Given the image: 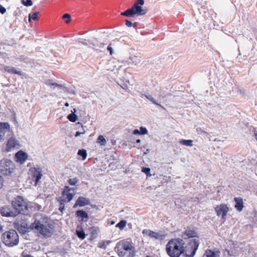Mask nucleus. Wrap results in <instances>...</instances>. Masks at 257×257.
I'll return each instance as SVG.
<instances>
[{
	"label": "nucleus",
	"mask_w": 257,
	"mask_h": 257,
	"mask_svg": "<svg viewBox=\"0 0 257 257\" xmlns=\"http://www.w3.org/2000/svg\"><path fill=\"white\" fill-rule=\"evenodd\" d=\"M47 220V218H43L42 220L36 219L31 224L32 228L38 235L45 238L51 237L54 231L53 225L48 223Z\"/></svg>",
	"instance_id": "nucleus-1"
},
{
	"label": "nucleus",
	"mask_w": 257,
	"mask_h": 257,
	"mask_svg": "<svg viewBox=\"0 0 257 257\" xmlns=\"http://www.w3.org/2000/svg\"><path fill=\"white\" fill-rule=\"evenodd\" d=\"M114 249L119 257H134L136 253L135 248L130 238L117 242Z\"/></svg>",
	"instance_id": "nucleus-2"
},
{
	"label": "nucleus",
	"mask_w": 257,
	"mask_h": 257,
	"mask_svg": "<svg viewBox=\"0 0 257 257\" xmlns=\"http://www.w3.org/2000/svg\"><path fill=\"white\" fill-rule=\"evenodd\" d=\"M184 241L177 238L170 240L166 244V250L170 257H180L184 253Z\"/></svg>",
	"instance_id": "nucleus-3"
},
{
	"label": "nucleus",
	"mask_w": 257,
	"mask_h": 257,
	"mask_svg": "<svg viewBox=\"0 0 257 257\" xmlns=\"http://www.w3.org/2000/svg\"><path fill=\"white\" fill-rule=\"evenodd\" d=\"M3 242L8 247H13L18 244L19 237L14 229H10L4 232L2 235Z\"/></svg>",
	"instance_id": "nucleus-4"
},
{
	"label": "nucleus",
	"mask_w": 257,
	"mask_h": 257,
	"mask_svg": "<svg viewBox=\"0 0 257 257\" xmlns=\"http://www.w3.org/2000/svg\"><path fill=\"white\" fill-rule=\"evenodd\" d=\"M144 4V0H137L133 7L121 13V16L126 17H133L134 16H141L144 14L142 6Z\"/></svg>",
	"instance_id": "nucleus-5"
},
{
	"label": "nucleus",
	"mask_w": 257,
	"mask_h": 257,
	"mask_svg": "<svg viewBox=\"0 0 257 257\" xmlns=\"http://www.w3.org/2000/svg\"><path fill=\"white\" fill-rule=\"evenodd\" d=\"M12 205L18 214H26L28 213V206L27 201L21 196H17L13 200Z\"/></svg>",
	"instance_id": "nucleus-6"
},
{
	"label": "nucleus",
	"mask_w": 257,
	"mask_h": 257,
	"mask_svg": "<svg viewBox=\"0 0 257 257\" xmlns=\"http://www.w3.org/2000/svg\"><path fill=\"white\" fill-rule=\"evenodd\" d=\"M199 241L197 239L190 240L187 245L184 246V253L182 257H193L198 248Z\"/></svg>",
	"instance_id": "nucleus-7"
},
{
	"label": "nucleus",
	"mask_w": 257,
	"mask_h": 257,
	"mask_svg": "<svg viewBox=\"0 0 257 257\" xmlns=\"http://www.w3.org/2000/svg\"><path fill=\"white\" fill-rule=\"evenodd\" d=\"M15 165L9 159H4L0 161V172L4 175H10L14 171Z\"/></svg>",
	"instance_id": "nucleus-8"
},
{
	"label": "nucleus",
	"mask_w": 257,
	"mask_h": 257,
	"mask_svg": "<svg viewBox=\"0 0 257 257\" xmlns=\"http://www.w3.org/2000/svg\"><path fill=\"white\" fill-rule=\"evenodd\" d=\"M72 189L69 186H65L62 192L61 196L58 198V201L60 204L63 205V203L70 202L73 198L75 193H71Z\"/></svg>",
	"instance_id": "nucleus-9"
},
{
	"label": "nucleus",
	"mask_w": 257,
	"mask_h": 257,
	"mask_svg": "<svg viewBox=\"0 0 257 257\" xmlns=\"http://www.w3.org/2000/svg\"><path fill=\"white\" fill-rule=\"evenodd\" d=\"M29 173L36 186L43 176L42 171L40 167H33L29 170Z\"/></svg>",
	"instance_id": "nucleus-10"
},
{
	"label": "nucleus",
	"mask_w": 257,
	"mask_h": 257,
	"mask_svg": "<svg viewBox=\"0 0 257 257\" xmlns=\"http://www.w3.org/2000/svg\"><path fill=\"white\" fill-rule=\"evenodd\" d=\"M20 147V145L19 141L13 136L7 140L5 147V151L10 152L15 149H19Z\"/></svg>",
	"instance_id": "nucleus-11"
},
{
	"label": "nucleus",
	"mask_w": 257,
	"mask_h": 257,
	"mask_svg": "<svg viewBox=\"0 0 257 257\" xmlns=\"http://www.w3.org/2000/svg\"><path fill=\"white\" fill-rule=\"evenodd\" d=\"M215 211L218 216H221L222 218L224 219L229 211V208L226 204L222 203L216 206Z\"/></svg>",
	"instance_id": "nucleus-12"
},
{
	"label": "nucleus",
	"mask_w": 257,
	"mask_h": 257,
	"mask_svg": "<svg viewBox=\"0 0 257 257\" xmlns=\"http://www.w3.org/2000/svg\"><path fill=\"white\" fill-rule=\"evenodd\" d=\"M12 132L10 125L7 122H0V141L4 140L6 133Z\"/></svg>",
	"instance_id": "nucleus-13"
},
{
	"label": "nucleus",
	"mask_w": 257,
	"mask_h": 257,
	"mask_svg": "<svg viewBox=\"0 0 257 257\" xmlns=\"http://www.w3.org/2000/svg\"><path fill=\"white\" fill-rule=\"evenodd\" d=\"M146 235H148L152 238L163 241L166 238L167 234L161 232H157L151 230H146Z\"/></svg>",
	"instance_id": "nucleus-14"
},
{
	"label": "nucleus",
	"mask_w": 257,
	"mask_h": 257,
	"mask_svg": "<svg viewBox=\"0 0 257 257\" xmlns=\"http://www.w3.org/2000/svg\"><path fill=\"white\" fill-rule=\"evenodd\" d=\"M0 213L3 216L6 217H15L17 215L15 212L13 211L10 207L7 206L0 208Z\"/></svg>",
	"instance_id": "nucleus-15"
},
{
	"label": "nucleus",
	"mask_w": 257,
	"mask_h": 257,
	"mask_svg": "<svg viewBox=\"0 0 257 257\" xmlns=\"http://www.w3.org/2000/svg\"><path fill=\"white\" fill-rule=\"evenodd\" d=\"M15 160L17 162L23 164L28 158V154L22 150L18 151L15 155Z\"/></svg>",
	"instance_id": "nucleus-16"
},
{
	"label": "nucleus",
	"mask_w": 257,
	"mask_h": 257,
	"mask_svg": "<svg viewBox=\"0 0 257 257\" xmlns=\"http://www.w3.org/2000/svg\"><path fill=\"white\" fill-rule=\"evenodd\" d=\"M90 204V200L88 198L80 196L77 199L74 207L76 206H84Z\"/></svg>",
	"instance_id": "nucleus-17"
},
{
	"label": "nucleus",
	"mask_w": 257,
	"mask_h": 257,
	"mask_svg": "<svg viewBox=\"0 0 257 257\" xmlns=\"http://www.w3.org/2000/svg\"><path fill=\"white\" fill-rule=\"evenodd\" d=\"M198 237L197 233L194 230H191L189 227L185 230L183 233L184 239Z\"/></svg>",
	"instance_id": "nucleus-18"
},
{
	"label": "nucleus",
	"mask_w": 257,
	"mask_h": 257,
	"mask_svg": "<svg viewBox=\"0 0 257 257\" xmlns=\"http://www.w3.org/2000/svg\"><path fill=\"white\" fill-rule=\"evenodd\" d=\"M235 201V208L238 211H241L243 208V200L240 197H235L234 198Z\"/></svg>",
	"instance_id": "nucleus-19"
},
{
	"label": "nucleus",
	"mask_w": 257,
	"mask_h": 257,
	"mask_svg": "<svg viewBox=\"0 0 257 257\" xmlns=\"http://www.w3.org/2000/svg\"><path fill=\"white\" fill-rule=\"evenodd\" d=\"M75 215L76 217L80 218L82 221H86L89 218L88 214L82 210H77L75 213Z\"/></svg>",
	"instance_id": "nucleus-20"
},
{
	"label": "nucleus",
	"mask_w": 257,
	"mask_h": 257,
	"mask_svg": "<svg viewBox=\"0 0 257 257\" xmlns=\"http://www.w3.org/2000/svg\"><path fill=\"white\" fill-rule=\"evenodd\" d=\"M4 70L5 71H6L9 73L17 74L19 75H22V73L21 72V71L17 70L14 67H10V66H6L4 67Z\"/></svg>",
	"instance_id": "nucleus-21"
},
{
	"label": "nucleus",
	"mask_w": 257,
	"mask_h": 257,
	"mask_svg": "<svg viewBox=\"0 0 257 257\" xmlns=\"http://www.w3.org/2000/svg\"><path fill=\"white\" fill-rule=\"evenodd\" d=\"M220 251L218 250H212L211 249H207L206 250V257H218Z\"/></svg>",
	"instance_id": "nucleus-22"
},
{
	"label": "nucleus",
	"mask_w": 257,
	"mask_h": 257,
	"mask_svg": "<svg viewBox=\"0 0 257 257\" xmlns=\"http://www.w3.org/2000/svg\"><path fill=\"white\" fill-rule=\"evenodd\" d=\"M76 233L80 239H83L85 238V234L81 226H77Z\"/></svg>",
	"instance_id": "nucleus-23"
},
{
	"label": "nucleus",
	"mask_w": 257,
	"mask_h": 257,
	"mask_svg": "<svg viewBox=\"0 0 257 257\" xmlns=\"http://www.w3.org/2000/svg\"><path fill=\"white\" fill-rule=\"evenodd\" d=\"M146 176L147 177L146 179L148 181L150 180L149 178L152 176L154 177L155 181H157L158 180V178L156 176L155 173L154 172L153 174L151 173V169L150 168L146 167Z\"/></svg>",
	"instance_id": "nucleus-24"
},
{
	"label": "nucleus",
	"mask_w": 257,
	"mask_h": 257,
	"mask_svg": "<svg viewBox=\"0 0 257 257\" xmlns=\"http://www.w3.org/2000/svg\"><path fill=\"white\" fill-rule=\"evenodd\" d=\"M179 143L181 145L188 146V147H192L193 146V141L192 140H180L179 141Z\"/></svg>",
	"instance_id": "nucleus-25"
},
{
	"label": "nucleus",
	"mask_w": 257,
	"mask_h": 257,
	"mask_svg": "<svg viewBox=\"0 0 257 257\" xmlns=\"http://www.w3.org/2000/svg\"><path fill=\"white\" fill-rule=\"evenodd\" d=\"M45 84L48 86L58 87L60 88H62L64 87L63 85L52 82L51 80H46L45 82Z\"/></svg>",
	"instance_id": "nucleus-26"
},
{
	"label": "nucleus",
	"mask_w": 257,
	"mask_h": 257,
	"mask_svg": "<svg viewBox=\"0 0 257 257\" xmlns=\"http://www.w3.org/2000/svg\"><path fill=\"white\" fill-rule=\"evenodd\" d=\"M110 243V240H102L98 242L97 246L100 248L105 249L106 246Z\"/></svg>",
	"instance_id": "nucleus-27"
},
{
	"label": "nucleus",
	"mask_w": 257,
	"mask_h": 257,
	"mask_svg": "<svg viewBox=\"0 0 257 257\" xmlns=\"http://www.w3.org/2000/svg\"><path fill=\"white\" fill-rule=\"evenodd\" d=\"M146 98L150 100L153 104L164 109V107L160 103H158L156 99L150 95H146Z\"/></svg>",
	"instance_id": "nucleus-28"
},
{
	"label": "nucleus",
	"mask_w": 257,
	"mask_h": 257,
	"mask_svg": "<svg viewBox=\"0 0 257 257\" xmlns=\"http://www.w3.org/2000/svg\"><path fill=\"white\" fill-rule=\"evenodd\" d=\"M96 143L101 146H104L106 144V141L103 136L100 135L97 139Z\"/></svg>",
	"instance_id": "nucleus-29"
},
{
	"label": "nucleus",
	"mask_w": 257,
	"mask_h": 257,
	"mask_svg": "<svg viewBox=\"0 0 257 257\" xmlns=\"http://www.w3.org/2000/svg\"><path fill=\"white\" fill-rule=\"evenodd\" d=\"M39 14V12H35L33 14H30L29 16V21H31V20L37 21L38 20V18L37 17L38 15Z\"/></svg>",
	"instance_id": "nucleus-30"
},
{
	"label": "nucleus",
	"mask_w": 257,
	"mask_h": 257,
	"mask_svg": "<svg viewBox=\"0 0 257 257\" xmlns=\"http://www.w3.org/2000/svg\"><path fill=\"white\" fill-rule=\"evenodd\" d=\"M126 224V221L125 220H122L116 224L115 227L119 228L120 229H122L125 226Z\"/></svg>",
	"instance_id": "nucleus-31"
},
{
	"label": "nucleus",
	"mask_w": 257,
	"mask_h": 257,
	"mask_svg": "<svg viewBox=\"0 0 257 257\" xmlns=\"http://www.w3.org/2000/svg\"><path fill=\"white\" fill-rule=\"evenodd\" d=\"M78 155L82 157V160H84L87 157V153L86 150L84 149L79 150L78 151Z\"/></svg>",
	"instance_id": "nucleus-32"
},
{
	"label": "nucleus",
	"mask_w": 257,
	"mask_h": 257,
	"mask_svg": "<svg viewBox=\"0 0 257 257\" xmlns=\"http://www.w3.org/2000/svg\"><path fill=\"white\" fill-rule=\"evenodd\" d=\"M67 117L70 121L73 122H75L77 119V115L74 113H71L69 114Z\"/></svg>",
	"instance_id": "nucleus-33"
},
{
	"label": "nucleus",
	"mask_w": 257,
	"mask_h": 257,
	"mask_svg": "<svg viewBox=\"0 0 257 257\" xmlns=\"http://www.w3.org/2000/svg\"><path fill=\"white\" fill-rule=\"evenodd\" d=\"M140 131H139L138 130H135L133 131V134L134 135H144L145 134V127L143 126H141L140 127Z\"/></svg>",
	"instance_id": "nucleus-34"
},
{
	"label": "nucleus",
	"mask_w": 257,
	"mask_h": 257,
	"mask_svg": "<svg viewBox=\"0 0 257 257\" xmlns=\"http://www.w3.org/2000/svg\"><path fill=\"white\" fill-rule=\"evenodd\" d=\"M78 182V180L77 178L69 179L68 180V183H69V184L72 186L76 185Z\"/></svg>",
	"instance_id": "nucleus-35"
},
{
	"label": "nucleus",
	"mask_w": 257,
	"mask_h": 257,
	"mask_svg": "<svg viewBox=\"0 0 257 257\" xmlns=\"http://www.w3.org/2000/svg\"><path fill=\"white\" fill-rule=\"evenodd\" d=\"M62 19L65 20V23L68 24L71 21V16L69 14H65L62 16Z\"/></svg>",
	"instance_id": "nucleus-36"
},
{
	"label": "nucleus",
	"mask_w": 257,
	"mask_h": 257,
	"mask_svg": "<svg viewBox=\"0 0 257 257\" xmlns=\"http://www.w3.org/2000/svg\"><path fill=\"white\" fill-rule=\"evenodd\" d=\"M21 3L23 5L27 7L33 5V2L31 0H21Z\"/></svg>",
	"instance_id": "nucleus-37"
},
{
	"label": "nucleus",
	"mask_w": 257,
	"mask_h": 257,
	"mask_svg": "<svg viewBox=\"0 0 257 257\" xmlns=\"http://www.w3.org/2000/svg\"><path fill=\"white\" fill-rule=\"evenodd\" d=\"M196 132L198 135H207L208 133L206 132L205 131H203L201 128L200 127H197L196 128Z\"/></svg>",
	"instance_id": "nucleus-38"
},
{
	"label": "nucleus",
	"mask_w": 257,
	"mask_h": 257,
	"mask_svg": "<svg viewBox=\"0 0 257 257\" xmlns=\"http://www.w3.org/2000/svg\"><path fill=\"white\" fill-rule=\"evenodd\" d=\"M125 25L126 26L128 27H131L132 26H134V27H135V24H133V23L130 21L129 20H126L125 21Z\"/></svg>",
	"instance_id": "nucleus-39"
},
{
	"label": "nucleus",
	"mask_w": 257,
	"mask_h": 257,
	"mask_svg": "<svg viewBox=\"0 0 257 257\" xmlns=\"http://www.w3.org/2000/svg\"><path fill=\"white\" fill-rule=\"evenodd\" d=\"M6 12V9L0 4V13L4 14Z\"/></svg>",
	"instance_id": "nucleus-40"
},
{
	"label": "nucleus",
	"mask_w": 257,
	"mask_h": 257,
	"mask_svg": "<svg viewBox=\"0 0 257 257\" xmlns=\"http://www.w3.org/2000/svg\"><path fill=\"white\" fill-rule=\"evenodd\" d=\"M107 50L109 52L110 54L111 55L113 54V50L112 47L110 46V45H108Z\"/></svg>",
	"instance_id": "nucleus-41"
},
{
	"label": "nucleus",
	"mask_w": 257,
	"mask_h": 257,
	"mask_svg": "<svg viewBox=\"0 0 257 257\" xmlns=\"http://www.w3.org/2000/svg\"><path fill=\"white\" fill-rule=\"evenodd\" d=\"M22 257H34L32 255H31V254L25 253L24 252H22Z\"/></svg>",
	"instance_id": "nucleus-42"
},
{
	"label": "nucleus",
	"mask_w": 257,
	"mask_h": 257,
	"mask_svg": "<svg viewBox=\"0 0 257 257\" xmlns=\"http://www.w3.org/2000/svg\"><path fill=\"white\" fill-rule=\"evenodd\" d=\"M225 251L227 252V254L229 256H233V252L227 249H225Z\"/></svg>",
	"instance_id": "nucleus-43"
},
{
	"label": "nucleus",
	"mask_w": 257,
	"mask_h": 257,
	"mask_svg": "<svg viewBox=\"0 0 257 257\" xmlns=\"http://www.w3.org/2000/svg\"><path fill=\"white\" fill-rule=\"evenodd\" d=\"M3 183H4L3 178H2V177L1 176H0V189L1 188H2V187L3 186Z\"/></svg>",
	"instance_id": "nucleus-44"
},
{
	"label": "nucleus",
	"mask_w": 257,
	"mask_h": 257,
	"mask_svg": "<svg viewBox=\"0 0 257 257\" xmlns=\"http://www.w3.org/2000/svg\"><path fill=\"white\" fill-rule=\"evenodd\" d=\"M64 209V203H63V205H61L60 204V206L59 207V210L61 211V212H62L63 209Z\"/></svg>",
	"instance_id": "nucleus-45"
},
{
	"label": "nucleus",
	"mask_w": 257,
	"mask_h": 257,
	"mask_svg": "<svg viewBox=\"0 0 257 257\" xmlns=\"http://www.w3.org/2000/svg\"><path fill=\"white\" fill-rule=\"evenodd\" d=\"M84 132L80 133V132H77L76 133L75 135V136L76 137H78V136H80V134H84Z\"/></svg>",
	"instance_id": "nucleus-46"
},
{
	"label": "nucleus",
	"mask_w": 257,
	"mask_h": 257,
	"mask_svg": "<svg viewBox=\"0 0 257 257\" xmlns=\"http://www.w3.org/2000/svg\"><path fill=\"white\" fill-rule=\"evenodd\" d=\"M254 136L255 140L257 141V131H255V130L254 131Z\"/></svg>",
	"instance_id": "nucleus-47"
},
{
	"label": "nucleus",
	"mask_w": 257,
	"mask_h": 257,
	"mask_svg": "<svg viewBox=\"0 0 257 257\" xmlns=\"http://www.w3.org/2000/svg\"><path fill=\"white\" fill-rule=\"evenodd\" d=\"M145 167H142V172L145 173Z\"/></svg>",
	"instance_id": "nucleus-48"
},
{
	"label": "nucleus",
	"mask_w": 257,
	"mask_h": 257,
	"mask_svg": "<svg viewBox=\"0 0 257 257\" xmlns=\"http://www.w3.org/2000/svg\"><path fill=\"white\" fill-rule=\"evenodd\" d=\"M148 134V131L147 129L146 128V135H147Z\"/></svg>",
	"instance_id": "nucleus-49"
},
{
	"label": "nucleus",
	"mask_w": 257,
	"mask_h": 257,
	"mask_svg": "<svg viewBox=\"0 0 257 257\" xmlns=\"http://www.w3.org/2000/svg\"><path fill=\"white\" fill-rule=\"evenodd\" d=\"M82 44H83V45H87V43H85V42H82Z\"/></svg>",
	"instance_id": "nucleus-50"
},
{
	"label": "nucleus",
	"mask_w": 257,
	"mask_h": 257,
	"mask_svg": "<svg viewBox=\"0 0 257 257\" xmlns=\"http://www.w3.org/2000/svg\"><path fill=\"white\" fill-rule=\"evenodd\" d=\"M65 105L66 106H68V103L67 102H66L65 104Z\"/></svg>",
	"instance_id": "nucleus-51"
},
{
	"label": "nucleus",
	"mask_w": 257,
	"mask_h": 257,
	"mask_svg": "<svg viewBox=\"0 0 257 257\" xmlns=\"http://www.w3.org/2000/svg\"><path fill=\"white\" fill-rule=\"evenodd\" d=\"M145 233H146V231H145V230H143L142 231V233H143V234H145Z\"/></svg>",
	"instance_id": "nucleus-52"
},
{
	"label": "nucleus",
	"mask_w": 257,
	"mask_h": 257,
	"mask_svg": "<svg viewBox=\"0 0 257 257\" xmlns=\"http://www.w3.org/2000/svg\"><path fill=\"white\" fill-rule=\"evenodd\" d=\"M145 233H146V231H145V230H143L142 231V233H143V234H145Z\"/></svg>",
	"instance_id": "nucleus-53"
},
{
	"label": "nucleus",
	"mask_w": 257,
	"mask_h": 257,
	"mask_svg": "<svg viewBox=\"0 0 257 257\" xmlns=\"http://www.w3.org/2000/svg\"><path fill=\"white\" fill-rule=\"evenodd\" d=\"M136 142H137V143H139L140 142V140H137Z\"/></svg>",
	"instance_id": "nucleus-54"
}]
</instances>
